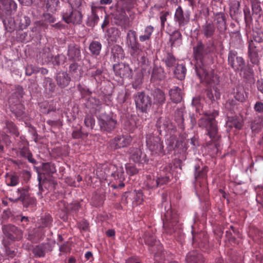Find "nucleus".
Masks as SVG:
<instances>
[{"label": "nucleus", "mask_w": 263, "mask_h": 263, "mask_svg": "<svg viewBox=\"0 0 263 263\" xmlns=\"http://www.w3.org/2000/svg\"><path fill=\"white\" fill-rule=\"evenodd\" d=\"M211 52L210 47L198 42L193 47V55L196 61L195 69L197 74L202 81L210 82L216 80L214 71L204 64V58Z\"/></svg>", "instance_id": "obj_1"}, {"label": "nucleus", "mask_w": 263, "mask_h": 263, "mask_svg": "<svg viewBox=\"0 0 263 263\" xmlns=\"http://www.w3.org/2000/svg\"><path fill=\"white\" fill-rule=\"evenodd\" d=\"M203 114L206 118H201L199 120L198 125L200 127L205 128L210 138L213 139L218 133V127L215 118L218 115V112L214 110L212 112H204Z\"/></svg>", "instance_id": "obj_2"}, {"label": "nucleus", "mask_w": 263, "mask_h": 263, "mask_svg": "<svg viewBox=\"0 0 263 263\" xmlns=\"http://www.w3.org/2000/svg\"><path fill=\"white\" fill-rule=\"evenodd\" d=\"M146 145L152 154H159L163 152V145L160 138L148 135L146 137Z\"/></svg>", "instance_id": "obj_3"}, {"label": "nucleus", "mask_w": 263, "mask_h": 263, "mask_svg": "<svg viewBox=\"0 0 263 263\" xmlns=\"http://www.w3.org/2000/svg\"><path fill=\"white\" fill-rule=\"evenodd\" d=\"M63 20L67 23L80 24L82 21V14L79 9L74 10L72 7L62 13Z\"/></svg>", "instance_id": "obj_4"}, {"label": "nucleus", "mask_w": 263, "mask_h": 263, "mask_svg": "<svg viewBox=\"0 0 263 263\" xmlns=\"http://www.w3.org/2000/svg\"><path fill=\"white\" fill-rule=\"evenodd\" d=\"M98 123L101 129L107 132L114 130L117 125V121L106 114H102L99 116Z\"/></svg>", "instance_id": "obj_5"}, {"label": "nucleus", "mask_w": 263, "mask_h": 263, "mask_svg": "<svg viewBox=\"0 0 263 263\" xmlns=\"http://www.w3.org/2000/svg\"><path fill=\"white\" fill-rule=\"evenodd\" d=\"M136 107L142 112H146L152 106L151 99L142 92H138L135 96Z\"/></svg>", "instance_id": "obj_6"}, {"label": "nucleus", "mask_w": 263, "mask_h": 263, "mask_svg": "<svg viewBox=\"0 0 263 263\" xmlns=\"http://www.w3.org/2000/svg\"><path fill=\"white\" fill-rule=\"evenodd\" d=\"M177 222L176 214L172 210H167L165 214V220L163 221V228L166 232L171 234L174 232Z\"/></svg>", "instance_id": "obj_7"}, {"label": "nucleus", "mask_w": 263, "mask_h": 263, "mask_svg": "<svg viewBox=\"0 0 263 263\" xmlns=\"http://www.w3.org/2000/svg\"><path fill=\"white\" fill-rule=\"evenodd\" d=\"M132 138L128 135H118L111 140L109 143L112 149H117L128 146L132 142Z\"/></svg>", "instance_id": "obj_8"}, {"label": "nucleus", "mask_w": 263, "mask_h": 263, "mask_svg": "<svg viewBox=\"0 0 263 263\" xmlns=\"http://www.w3.org/2000/svg\"><path fill=\"white\" fill-rule=\"evenodd\" d=\"M172 171V165L170 163L165 164L162 167L160 171V174L156 177L159 186L165 184L170 181Z\"/></svg>", "instance_id": "obj_9"}, {"label": "nucleus", "mask_w": 263, "mask_h": 263, "mask_svg": "<svg viewBox=\"0 0 263 263\" xmlns=\"http://www.w3.org/2000/svg\"><path fill=\"white\" fill-rule=\"evenodd\" d=\"M229 64L235 70H242L245 66V61L240 57L237 56V52L230 51L228 55Z\"/></svg>", "instance_id": "obj_10"}, {"label": "nucleus", "mask_w": 263, "mask_h": 263, "mask_svg": "<svg viewBox=\"0 0 263 263\" xmlns=\"http://www.w3.org/2000/svg\"><path fill=\"white\" fill-rule=\"evenodd\" d=\"M190 15L189 12H184L180 6L176 9L175 14V21L178 23L179 28H182L190 21Z\"/></svg>", "instance_id": "obj_11"}, {"label": "nucleus", "mask_w": 263, "mask_h": 263, "mask_svg": "<svg viewBox=\"0 0 263 263\" xmlns=\"http://www.w3.org/2000/svg\"><path fill=\"white\" fill-rule=\"evenodd\" d=\"M126 44L130 49L132 54H135L139 49V44L137 41L136 32L134 30H129L126 35Z\"/></svg>", "instance_id": "obj_12"}, {"label": "nucleus", "mask_w": 263, "mask_h": 263, "mask_svg": "<svg viewBox=\"0 0 263 263\" xmlns=\"http://www.w3.org/2000/svg\"><path fill=\"white\" fill-rule=\"evenodd\" d=\"M17 5L13 0H2L0 10L6 15H11L16 10Z\"/></svg>", "instance_id": "obj_13"}, {"label": "nucleus", "mask_w": 263, "mask_h": 263, "mask_svg": "<svg viewBox=\"0 0 263 263\" xmlns=\"http://www.w3.org/2000/svg\"><path fill=\"white\" fill-rule=\"evenodd\" d=\"M113 68L116 74L120 78L127 77L130 76L132 72L129 66L124 63L115 64Z\"/></svg>", "instance_id": "obj_14"}, {"label": "nucleus", "mask_w": 263, "mask_h": 263, "mask_svg": "<svg viewBox=\"0 0 263 263\" xmlns=\"http://www.w3.org/2000/svg\"><path fill=\"white\" fill-rule=\"evenodd\" d=\"M67 56L70 60L79 61L81 59V54L79 46L71 44L68 46Z\"/></svg>", "instance_id": "obj_15"}, {"label": "nucleus", "mask_w": 263, "mask_h": 263, "mask_svg": "<svg viewBox=\"0 0 263 263\" xmlns=\"http://www.w3.org/2000/svg\"><path fill=\"white\" fill-rule=\"evenodd\" d=\"M186 261L187 263H204L202 254L194 250L188 253L186 256Z\"/></svg>", "instance_id": "obj_16"}, {"label": "nucleus", "mask_w": 263, "mask_h": 263, "mask_svg": "<svg viewBox=\"0 0 263 263\" xmlns=\"http://www.w3.org/2000/svg\"><path fill=\"white\" fill-rule=\"evenodd\" d=\"M70 81V78L67 72H60L57 74V82L58 85L64 88L66 87Z\"/></svg>", "instance_id": "obj_17"}, {"label": "nucleus", "mask_w": 263, "mask_h": 263, "mask_svg": "<svg viewBox=\"0 0 263 263\" xmlns=\"http://www.w3.org/2000/svg\"><path fill=\"white\" fill-rule=\"evenodd\" d=\"M165 77V73L163 69L160 66H155L153 68L151 80L153 81H161Z\"/></svg>", "instance_id": "obj_18"}, {"label": "nucleus", "mask_w": 263, "mask_h": 263, "mask_svg": "<svg viewBox=\"0 0 263 263\" xmlns=\"http://www.w3.org/2000/svg\"><path fill=\"white\" fill-rule=\"evenodd\" d=\"M182 35L178 30L174 31L171 35L170 42L172 47H177L182 44Z\"/></svg>", "instance_id": "obj_19"}, {"label": "nucleus", "mask_w": 263, "mask_h": 263, "mask_svg": "<svg viewBox=\"0 0 263 263\" xmlns=\"http://www.w3.org/2000/svg\"><path fill=\"white\" fill-rule=\"evenodd\" d=\"M45 59V62H51L54 65H60L63 64L66 60V58L64 55L61 54L57 56L52 57L50 54L48 53L46 55L45 54L43 55Z\"/></svg>", "instance_id": "obj_20"}, {"label": "nucleus", "mask_w": 263, "mask_h": 263, "mask_svg": "<svg viewBox=\"0 0 263 263\" xmlns=\"http://www.w3.org/2000/svg\"><path fill=\"white\" fill-rule=\"evenodd\" d=\"M158 186L156 177H155L154 175H148L146 176V179L144 182V188L151 189L156 188Z\"/></svg>", "instance_id": "obj_21"}, {"label": "nucleus", "mask_w": 263, "mask_h": 263, "mask_svg": "<svg viewBox=\"0 0 263 263\" xmlns=\"http://www.w3.org/2000/svg\"><path fill=\"white\" fill-rule=\"evenodd\" d=\"M154 103L161 105L165 101V96L162 90L160 89H156L153 92Z\"/></svg>", "instance_id": "obj_22"}, {"label": "nucleus", "mask_w": 263, "mask_h": 263, "mask_svg": "<svg viewBox=\"0 0 263 263\" xmlns=\"http://www.w3.org/2000/svg\"><path fill=\"white\" fill-rule=\"evenodd\" d=\"M157 125L160 129L166 132L173 129L174 126L168 119L160 118L157 122Z\"/></svg>", "instance_id": "obj_23"}, {"label": "nucleus", "mask_w": 263, "mask_h": 263, "mask_svg": "<svg viewBox=\"0 0 263 263\" xmlns=\"http://www.w3.org/2000/svg\"><path fill=\"white\" fill-rule=\"evenodd\" d=\"M169 95L171 100L175 103L180 102L182 100L181 90L178 87L171 89Z\"/></svg>", "instance_id": "obj_24"}, {"label": "nucleus", "mask_w": 263, "mask_h": 263, "mask_svg": "<svg viewBox=\"0 0 263 263\" xmlns=\"http://www.w3.org/2000/svg\"><path fill=\"white\" fill-rule=\"evenodd\" d=\"M245 90L242 86H237L233 88V95L236 100L243 102L245 100V97L244 95Z\"/></svg>", "instance_id": "obj_25"}, {"label": "nucleus", "mask_w": 263, "mask_h": 263, "mask_svg": "<svg viewBox=\"0 0 263 263\" xmlns=\"http://www.w3.org/2000/svg\"><path fill=\"white\" fill-rule=\"evenodd\" d=\"M154 27L151 25L146 26L144 30L143 34L139 36V40L144 42L151 40V36L154 32Z\"/></svg>", "instance_id": "obj_26"}, {"label": "nucleus", "mask_w": 263, "mask_h": 263, "mask_svg": "<svg viewBox=\"0 0 263 263\" xmlns=\"http://www.w3.org/2000/svg\"><path fill=\"white\" fill-rule=\"evenodd\" d=\"M249 54L251 63L257 64L259 62L258 52L256 47L251 44L249 47Z\"/></svg>", "instance_id": "obj_27"}, {"label": "nucleus", "mask_w": 263, "mask_h": 263, "mask_svg": "<svg viewBox=\"0 0 263 263\" xmlns=\"http://www.w3.org/2000/svg\"><path fill=\"white\" fill-rule=\"evenodd\" d=\"M215 26L213 24L209 23H206L202 27V33L206 37H211L213 36L215 32Z\"/></svg>", "instance_id": "obj_28"}, {"label": "nucleus", "mask_w": 263, "mask_h": 263, "mask_svg": "<svg viewBox=\"0 0 263 263\" xmlns=\"http://www.w3.org/2000/svg\"><path fill=\"white\" fill-rule=\"evenodd\" d=\"M215 20L216 21L218 28L221 30L226 29V24L224 15L223 14L218 13L215 15Z\"/></svg>", "instance_id": "obj_29"}, {"label": "nucleus", "mask_w": 263, "mask_h": 263, "mask_svg": "<svg viewBox=\"0 0 263 263\" xmlns=\"http://www.w3.org/2000/svg\"><path fill=\"white\" fill-rule=\"evenodd\" d=\"M59 0H47L46 7L48 11L53 13L59 9Z\"/></svg>", "instance_id": "obj_30"}, {"label": "nucleus", "mask_w": 263, "mask_h": 263, "mask_svg": "<svg viewBox=\"0 0 263 263\" xmlns=\"http://www.w3.org/2000/svg\"><path fill=\"white\" fill-rule=\"evenodd\" d=\"M208 172V167L204 166L201 170H200L199 166H195V177L197 181L199 179H204Z\"/></svg>", "instance_id": "obj_31"}, {"label": "nucleus", "mask_w": 263, "mask_h": 263, "mask_svg": "<svg viewBox=\"0 0 263 263\" xmlns=\"http://www.w3.org/2000/svg\"><path fill=\"white\" fill-rule=\"evenodd\" d=\"M130 158L135 162H139L141 160L142 153L137 148H131L129 151Z\"/></svg>", "instance_id": "obj_32"}, {"label": "nucleus", "mask_w": 263, "mask_h": 263, "mask_svg": "<svg viewBox=\"0 0 263 263\" xmlns=\"http://www.w3.org/2000/svg\"><path fill=\"white\" fill-rule=\"evenodd\" d=\"M174 74L179 80H182L185 78L186 74V68L184 65L179 64L174 70Z\"/></svg>", "instance_id": "obj_33"}, {"label": "nucleus", "mask_w": 263, "mask_h": 263, "mask_svg": "<svg viewBox=\"0 0 263 263\" xmlns=\"http://www.w3.org/2000/svg\"><path fill=\"white\" fill-rule=\"evenodd\" d=\"M111 53L115 60H120L124 58L123 50L119 45H115L112 48Z\"/></svg>", "instance_id": "obj_34"}, {"label": "nucleus", "mask_w": 263, "mask_h": 263, "mask_svg": "<svg viewBox=\"0 0 263 263\" xmlns=\"http://www.w3.org/2000/svg\"><path fill=\"white\" fill-rule=\"evenodd\" d=\"M101 44L98 41H93L89 45V50L93 55H98L99 54L101 50Z\"/></svg>", "instance_id": "obj_35"}, {"label": "nucleus", "mask_w": 263, "mask_h": 263, "mask_svg": "<svg viewBox=\"0 0 263 263\" xmlns=\"http://www.w3.org/2000/svg\"><path fill=\"white\" fill-rule=\"evenodd\" d=\"M25 191L23 189H20L13 193V197L10 198V200L13 201L23 200L25 199Z\"/></svg>", "instance_id": "obj_36"}, {"label": "nucleus", "mask_w": 263, "mask_h": 263, "mask_svg": "<svg viewBox=\"0 0 263 263\" xmlns=\"http://www.w3.org/2000/svg\"><path fill=\"white\" fill-rule=\"evenodd\" d=\"M214 75L216 77V80H215V81H211V82L208 83V82H205V81H204V80L202 81L201 79H200V80H201V82H204L206 84L211 85V86H212V89L213 90V92L214 95L215 97V99H218L220 98V92H219V90L217 89V87L215 86V85L217 84V82H218V78H217V76L215 75L214 73Z\"/></svg>", "instance_id": "obj_37"}, {"label": "nucleus", "mask_w": 263, "mask_h": 263, "mask_svg": "<svg viewBox=\"0 0 263 263\" xmlns=\"http://www.w3.org/2000/svg\"><path fill=\"white\" fill-rule=\"evenodd\" d=\"M112 175L115 179H118L120 182H122L125 179L124 170L122 167L117 168V170L112 173Z\"/></svg>", "instance_id": "obj_38"}, {"label": "nucleus", "mask_w": 263, "mask_h": 263, "mask_svg": "<svg viewBox=\"0 0 263 263\" xmlns=\"http://www.w3.org/2000/svg\"><path fill=\"white\" fill-rule=\"evenodd\" d=\"M43 170L45 173L50 174H53L56 172L55 167L54 164L52 163H46L43 165Z\"/></svg>", "instance_id": "obj_39"}, {"label": "nucleus", "mask_w": 263, "mask_h": 263, "mask_svg": "<svg viewBox=\"0 0 263 263\" xmlns=\"http://www.w3.org/2000/svg\"><path fill=\"white\" fill-rule=\"evenodd\" d=\"M21 155L27 158L28 161L32 163H35V160L32 158V155L26 147L22 148L20 151Z\"/></svg>", "instance_id": "obj_40"}, {"label": "nucleus", "mask_w": 263, "mask_h": 263, "mask_svg": "<svg viewBox=\"0 0 263 263\" xmlns=\"http://www.w3.org/2000/svg\"><path fill=\"white\" fill-rule=\"evenodd\" d=\"M125 168L127 173L131 176L136 174L138 172V169L134 164H127L125 166Z\"/></svg>", "instance_id": "obj_41"}, {"label": "nucleus", "mask_w": 263, "mask_h": 263, "mask_svg": "<svg viewBox=\"0 0 263 263\" xmlns=\"http://www.w3.org/2000/svg\"><path fill=\"white\" fill-rule=\"evenodd\" d=\"M142 83V75L141 73L136 75L133 83V87L135 89L139 88Z\"/></svg>", "instance_id": "obj_42"}, {"label": "nucleus", "mask_w": 263, "mask_h": 263, "mask_svg": "<svg viewBox=\"0 0 263 263\" xmlns=\"http://www.w3.org/2000/svg\"><path fill=\"white\" fill-rule=\"evenodd\" d=\"M125 126L126 129L130 132H133L137 127L135 121L133 119H130L126 121L125 123Z\"/></svg>", "instance_id": "obj_43"}, {"label": "nucleus", "mask_w": 263, "mask_h": 263, "mask_svg": "<svg viewBox=\"0 0 263 263\" xmlns=\"http://www.w3.org/2000/svg\"><path fill=\"white\" fill-rule=\"evenodd\" d=\"M84 123L87 127L92 129L95 125V120L93 117L88 115L85 118Z\"/></svg>", "instance_id": "obj_44"}, {"label": "nucleus", "mask_w": 263, "mask_h": 263, "mask_svg": "<svg viewBox=\"0 0 263 263\" xmlns=\"http://www.w3.org/2000/svg\"><path fill=\"white\" fill-rule=\"evenodd\" d=\"M144 241L146 245L153 246L157 242L154 236L147 235L146 234L144 236Z\"/></svg>", "instance_id": "obj_45"}, {"label": "nucleus", "mask_w": 263, "mask_h": 263, "mask_svg": "<svg viewBox=\"0 0 263 263\" xmlns=\"http://www.w3.org/2000/svg\"><path fill=\"white\" fill-rule=\"evenodd\" d=\"M6 182L8 185L15 186L18 183V178L15 175L9 176L7 178Z\"/></svg>", "instance_id": "obj_46"}, {"label": "nucleus", "mask_w": 263, "mask_h": 263, "mask_svg": "<svg viewBox=\"0 0 263 263\" xmlns=\"http://www.w3.org/2000/svg\"><path fill=\"white\" fill-rule=\"evenodd\" d=\"M165 61L167 66L172 67L175 64L176 59L172 54L168 53Z\"/></svg>", "instance_id": "obj_47"}, {"label": "nucleus", "mask_w": 263, "mask_h": 263, "mask_svg": "<svg viewBox=\"0 0 263 263\" xmlns=\"http://www.w3.org/2000/svg\"><path fill=\"white\" fill-rule=\"evenodd\" d=\"M167 143L169 151L174 149L177 146V141L174 137H171L169 139H167Z\"/></svg>", "instance_id": "obj_48"}, {"label": "nucleus", "mask_w": 263, "mask_h": 263, "mask_svg": "<svg viewBox=\"0 0 263 263\" xmlns=\"http://www.w3.org/2000/svg\"><path fill=\"white\" fill-rule=\"evenodd\" d=\"M252 11L255 13H258L260 10V7L259 4L256 0H252Z\"/></svg>", "instance_id": "obj_49"}, {"label": "nucleus", "mask_w": 263, "mask_h": 263, "mask_svg": "<svg viewBox=\"0 0 263 263\" xmlns=\"http://www.w3.org/2000/svg\"><path fill=\"white\" fill-rule=\"evenodd\" d=\"M192 235H193V240L195 241H198V240H200L201 236H203L204 237V241H206L207 240L206 236L205 234L204 233H200L199 234H194L193 232L192 231Z\"/></svg>", "instance_id": "obj_50"}, {"label": "nucleus", "mask_w": 263, "mask_h": 263, "mask_svg": "<svg viewBox=\"0 0 263 263\" xmlns=\"http://www.w3.org/2000/svg\"><path fill=\"white\" fill-rule=\"evenodd\" d=\"M135 200L137 203H141L143 201V194L140 191H136L135 193Z\"/></svg>", "instance_id": "obj_51"}, {"label": "nucleus", "mask_w": 263, "mask_h": 263, "mask_svg": "<svg viewBox=\"0 0 263 263\" xmlns=\"http://www.w3.org/2000/svg\"><path fill=\"white\" fill-rule=\"evenodd\" d=\"M254 39L255 42L261 43L263 42V32L260 31L257 32L256 34L254 35Z\"/></svg>", "instance_id": "obj_52"}, {"label": "nucleus", "mask_w": 263, "mask_h": 263, "mask_svg": "<svg viewBox=\"0 0 263 263\" xmlns=\"http://www.w3.org/2000/svg\"><path fill=\"white\" fill-rule=\"evenodd\" d=\"M37 72V70L31 65H27L26 68V73L28 76L31 75L33 73Z\"/></svg>", "instance_id": "obj_53"}, {"label": "nucleus", "mask_w": 263, "mask_h": 263, "mask_svg": "<svg viewBox=\"0 0 263 263\" xmlns=\"http://www.w3.org/2000/svg\"><path fill=\"white\" fill-rule=\"evenodd\" d=\"M255 110L258 112H263V103L261 102H257L254 105Z\"/></svg>", "instance_id": "obj_54"}, {"label": "nucleus", "mask_w": 263, "mask_h": 263, "mask_svg": "<svg viewBox=\"0 0 263 263\" xmlns=\"http://www.w3.org/2000/svg\"><path fill=\"white\" fill-rule=\"evenodd\" d=\"M52 222L51 218L50 216H46L45 221L44 220H42L43 224L44 227H49Z\"/></svg>", "instance_id": "obj_55"}, {"label": "nucleus", "mask_w": 263, "mask_h": 263, "mask_svg": "<svg viewBox=\"0 0 263 263\" xmlns=\"http://www.w3.org/2000/svg\"><path fill=\"white\" fill-rule=\"evenodd\" d=\"M245 19L246 21L251 18L250 11L249 8L246 7L243 10Z\"/></svg>", "instance_id": "obj_56"}, {"label": "nucleus", "mask_w": 263, "mask_h": 263, "mask_svg": "<svg viewBox=\"0 0 263 263\" xmlns=\"http://www.w3.org/2000/svg\"><path fill=\"white\" fill-rule=\"evenodd\" d=\"M9 126L12 128L10 132L14 134L16 136H18L19 135L18 132L17 131L15 126L13 123H10Z\"/></svg>", "instance_id": "obj_57"}, {"label": "nucleus", "mask_w": 263, "mask_h": 263, "mask_svg": "<svg viewBox=\"0 0 263 263\" xmlns=\"http://www.w3.org/2000/svg\"><path fill=\"white\" fill-rule=\"evenodd\" d=\"M34 252L35 255L39 257H42L44 255V252L42 250H40V248L38 247L34 249Z\"/></svg>", "instance_id": "obj_58"}, {"label": "nucleus", "mask_w": 263, "mask_h": 263, "mask_svg": "<svg viewBox=\"0 0 263 263\" xmlns=\"http://www.w3.org/2000/svg\"><path fill=\"white\" fill-rule=\"evenodd\" d=\"M99 18V16L93 12L90 17V20L93 22L94 25L98 22Z\"/></svg>", "instance_id": "obj_59"}, {"label": "nucleus", "mask_w": 263, "mask_h": 263, "mask_svg": "<svg viewBox=\"0 0 263 263\" xmlns=\"http://www.w3.org/2000/svg\"><path fill=\"white\" fill-rule=\"evenodd\" d=\"M102 73V70L101 69H98L95 71H91L89 72V74H90L92 77H95L97 76H99Z\"/></svg>", "instance_id": "obj_60"}, {"label": "nucleus", "mask_w": 263, "mask_h": 263, "mask_svg": "<svg viewBox=\"0 0 263 263\" xmlns=\"http://www.w3.org/2000/svg\"><path fill=\"white\" fill-rule=\"evenodd\" d=\"M207 95L209 99L211 100H214L215 99L212 88L208 90Z\"/></svg>", "instance_id": "obj_61"}, {"label": "nucleus", "mask_w": 263, "mask_h": 263, "mask_svg": "<svg viewBox=\"0 0 263 263\" xmlns=\"http://www.w3.org/2000/svg\"><path fill=\"white\" fill-rule=\"evenodd\" d=\"M78 68V65L76 63L71 64L70 65V66H69L70 70L71 71L74 72L76 71V70H77Z\"/></svg>", "instance_id": "obj_62"}, {"label": "nucleus", "mask_w": 263, "mask_h": 263, "mask_svg": "<svg viewBox=\"0 0 263 263\" xmlns=\"http://www.w3.org/2000/svg\"><path fill=\"white\" fill-rule=\"evenodd\" d=\"M18 1L23 5L29 6L32 3L33 0H18Z\"/></svg>", "instance_id": "obj_63"}, {"label": "nucleus", "mask_w": 263, "mask_h": 263, "mask_svg": "<svg viewBox=\"0 0 263 263\" xmlns=\"http://www.w3.org/2000/svg\"><path fill=\"white\" fill-rule=\"evenodd\" d=\"M106 234L108 237H111L115 235V231L114 230L109 229L106 231Z\"/></svg>", "instance_id": "obj_64"}]
</instances>
